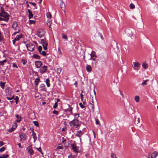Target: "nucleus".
Masks as SVG:
<instances>
[{"label":"nucleus","mask_w":158,"mask_h":158,"mask_svg":"<svg viewBox=\"0 0 158 158\" xmlns=\"http://www.w3.org/2000/svg\"><path fill=\"white\" fill-rule=\"evenodd\" d=\"M10 15L7 13L5 12L3 9L0 8V21H4L6 22H8Z\"/></svg>","instance_id":"1"},{"label":"nucleus","mask_w":158,"mask_h":158,"mask_svg":"<svg viewBox=\"0 0 158 158\" xmlns=\"http://www.w3.org/2000/svg\"><path fill=\"white\" fill-rule=\"evenodd\" d=\"M12 27L13 29L15 31L14 32L12 35H15L16 34L19 33L20 31V28L18 26V24L17 22H14L12 24Z\"/></svg>","instance_id":"2"},{"label":"nucleus","mask_w":158,"mask_h":158,"mask_svg":"<svg viewBox=\"0 0 158 158\" xmlns=\"http://www.w3.org/2000/svg\"><path fill=\"white\" fill-rule=\"evenodd\" d=\"M69 124L70 126L73 127H74L76 128H78L80 126L78 120L73 119L72 121L69 122Z\"/></svg>","instance_id":"3"},{"label":"nucleus","mask_w":158,"mask_h":158,"mask_svg":"<svg viewBox=\"0 0 158 158\" xmlns=\"http://www.w3.org/2000/svg\"><path fill=\"white\" fill-rule=\"evenodd\" d=\"M71 149L73 150L74 152H79V147L76 146V143L75 142L71 144Z\"/></svg>","instance_id":"4"},{"label":"nucleus","mask_w":158,"mask_h":158,"mask_svg":"<svg viewBox=\"0 0 158 158\" xmlns=\"http://www.w3.org/2000/svg\"><path fill=\"white\" fill-rule=\"evenodd\" d=\"M140 64L138 62L135 61L133 62L132 67L133 68L134 70L138 71L140 68Z\"/></svg>","instance_id":"5"},{"label":"nucleus","mask_w":158,"mask_h":158,"mask_svg":"<svg viewBox=\"0 0 158 158\" xmlns=\"http://www.w3.org/2000/svg\"><path fill=\"white\" fill-rule=\"evenodd\" d=\"M27 50L29 51H32L35 47V45L31 43H28L26 45Z\"/></svg>","instance_id":"6"},{"label":"nucleus","mask_w":158,"mask_h":158,"mask_svg":"<svg viewBox=\"0 0 158 158\" xmlns=\"http://www.w3.org/2000/svg\"><path fill=\"white\" fill-rule=\"evenodd\" d=\"M41 44L42 45L43 48L44 50H46L47 49V46L48 44L47 42L44 40L43 39L41 40Z\"/></svg>","instance_id":"7"},{"label":"nucleus","mask_w":158,"mask_h":158,"mask_svg":"<svg viewBox=\"0 0 158 158\" xmlns=\"http://www.w3.org/2000/svg\"><path fill=\"white\" fill-rule=\"evenodd\" d=\"M83 134V132L81 130L76 131V133L74 134L75 136L79 138L80 141H81V137Z\"/></svg>","instance_id":"8"},{"label":"nucleus","mask_w":158,"mask_h":158,"mask_svg":"<svg viewBox=\"0 0 158 158\" xmlns=\"http://www.w3.org/2000/svg\"><path fill=\"white\" fill-rule=\"evenodd\" d=\"M68 108L65 109L64 110V111L69 114H73V108L71 107L69 105H68Z\"/></svg>","instance_id":"9"},{"label":"nucleus","mask_w":158,"mask_h":158,"mask_svg":"<svg viewBox=\"0 0 158 158\" xmlns=\"http://www.w3.org/2000/svg\"><path fill=\"white\" fill-rule=\"evenodd\" d=\"M27 150L28 152L30 155H32L34 154V152L32 149V147L31 145H30L27 148Z\"/></svg>","instance_id":"10"},{"label":"nucleus","mask_w":158,"mask_h":158,"mask_svg":"<svg viewBox=\"0 0 158 158\" xmlns=\"http://www.w3.org/2000/svg\"><path fill=\"white\" fill-rule=\"evenodd\" d=\"M47 69V67L45 65H44L40 69V72L41 74L43 73L46 72Z\"/></svg>","instance_id":"11"},{"label":"nucleus","mask_w":158,"mask_h":158,"mask_svg":"<svg viewBox=\"0 0 158 158\" xmlns=\"http://www.w3.org/2000/svg\"><path fill=\"white\" fill-rule=\"evenodd\" d=\"M19 137L20 139V140L22 141L26 140L27 138V136L25 134H21L19 135Z\"/></svg>","instance_id":"12"},{"label":"nucleus","mask_w":158,"mask_h":158,"mask_svg":"<svg viewBox=\"0 0 158 158\" xmlns=\"http://www.w3.org/2000/svg\"><path fill=\"white\" fill-rule=\"evenodd\" d=\"M35 67L36 68H39L42 65V63L41 61L38 60L35 62Z\"/></svg>","instance_id":"13"},{"label":"nucleus","mask_w":158,"mask_h":158,"mask_svg":"<svg viewBox=\"0 0 158 158\" xmlns=\"http://www.w3.org/2000/svg\"><path fill=\"white\" fill-rule=\"evenodd\" d=\"M39 88L40 89V90L45 91H47L45 85L44 84H41L40 85Z\"/></svg>","instance_id":"14"},{"label":"nucleus","mask_w":158,"mask_h":158,"mask_svg":"<svg viewBox=\"0 0 158 158\" xmlns=\"http://www.w3.org/2000/svg\"><path fill=\"white\" fill-rule=\"evenodd\" d=\"M47 25L49 27V30L50 31H52V28L51 27V24H52V21H51V20H48V21H47Z\"/></svg>","instance_id":"15"},{"label":"nucleus","mask_w":158,"mask_h":158,"mask_svg":"<svg viewBox=\"0 0 158 158\" xmlns=\"http://www.w3.org/2000/svg\"><path fill=\"white\" fill-rule=\"evenodd\" d=\"M27 11L29 14V19H30L32 18L33 16V15L32 14V11L29 9H28L27 10Z\"/></svg>","instance_id":"16"},{"label":"nucleus","mask_w":158,"mask_h":158,"mask_svg":"<svg viewBox=\"0 0 158 158\" xmlns=\"http://www.w3.org/2000/svg\"><path fill=\"white\" fill-rule=\"evenodd\" d=\"M40 81V79L39 77H37L35 80V86L37 87Z\"/></svg>","instance_id":"17"},{"label":"nucleus","mask_w":158,"mask_h":158,"mask_svg":"<svg viewBox=\"0 0 158 158\" xmlns=\"http://www.w3.org/2000/svg\"><path fill=\"white\" fill-rule=\"evenodd\" d=\"M158 155L157 152L156 151L154 152L151 154V158H156Z\"/></svg>","instance_id":"18"},{"label":"nucleus","mask_w":158,"mask_h":158,"mask_svg":"<svg viewBox=\"0 0 158 158\" xmlns=\"http://www.w3.org/2000/svg\"><path fill=\"white\" fill-rule=\"evenodd\" d=\"M126 32L130 36H132L133 35V33L132 32V31L130 29H128L127 30Z\"/></svg>","instance_id":"19"},{"label":"nucleus","mask_w":158,"mask_h":158,"mask_svg":"<svg viewBox=\"0 0 158 158\" xmlns=\"http://www.w3.org/2000/svg\"><path fill=\"white\" fill-rule=\"evenodd\" d=\"M91 57L89 60H90L91 59H92V58L94 57H97V56L95 55V52L94 51H92L91 52V53L90 54Z\"/></svg>","instance_id":"20"},{"label":"nucleus","mask_w":158,"mask_h":158,"mask_svg":"<svg viewBox=\"0 0 158 158\" xmlns=\"http://www.w3.org/2000/svg\"><path fill=\"white\" fill-rule=\"evenodd\" d=\"M22 34H20L19 35L16 36L15 38V40H16V41H19L20 38H22Z\"/></svg>","instance_id":"21"},{"label":"nucleus","mask_w":158,"mask_h":158,"mask_svg":"<svg viewBox=\"0 0 158 158\" xmlns=\"http://www.w3.org/2000/svg\"><path fill=\"white\" fill-rule=\"evenodd\" d=\"M94 102H93V99H92L91 101H90V107L92 110H94Z\"/></svg>","instance_id":"22"},{"label":"nucleus","mask_w":158,"mask_h":158,"mask_svg":"<svg viewBox=\"0 0 158 158\" xmlns=\"http://www.w3.org/2000/svg\"><path fill=\"white\" fill-rule=\"evenodd\" d=\"M73 115L74 117V119L78 120V118L79 117V114L78 113H74L73 114Z\"/></svg>","instance_id":"23"},{"label":"nucleus","mask_w":158,"mask_h":158,"mask_svg":"<svg viewBox=\"0 0 158 158\" xmlns=\"http://www.w3.org/2000/svg\"><path fill=\"white\" fill-rule=\"evenodd\" d=\"M9 156L8 154H5L2 155L0 156V158H7Z\"/></svg>","instance_id":"24"},{"label":"nucleus","mask_w":158,"mask_h":158,"mask_svg":"<svg viewBox=\"0 0 158 158\" xmlns=\"http://www.w3.org/2000/svg\"><path fill=\"white\" fill-rule=\"evenodd\" d=\"M86 70L87 72H89L92 70V68L91 66L89 65H88L86 67Z\"/></svg>","instance_id":"25"},{"label":"nucleus","mask_w":158,"mask_h":158,"mask_svg":"<svg viewBox=\"0 0 158 158\" xmlns=\"http://www.w3.org/2000/svg\"><path fill=\"white\" fill-rule=\"evenodd\" d=\"M50 80L49 78H47L46 80V82L48 87H49L50 86Z\"/></svg>","instance_id":"26"},{"label":"nucleus","mask_w":158,"mask_h":158,"mask_svg":"<svg viewBox=\"0 0 158 158\" xmlns=\"http://www.w3.org/2000/svg\"><path fill=\"white\" fill-rule=\"evenodd\" d=\"M142 66L145 69H147L148 67L147 64L145 62L143 63Z\"/></svg>","instance_id":"27"},{"label":"nucleus","mask_w":158,"mask_h":158,"mask_svg":"<svg viewBox=\"0 0 158 158\" xmlns=\"http://www.w3.org/2000/svg\"><path fill=\"white\" fill-rule=\"evenodd\" d=\"M33 57L37 59H40V56L36 54H34L33 56Z\"/></svg>","instance_id":"28"},{"label":"nucleus","mask_w":158,"mask_h":158,"mask_svg":"<svg viewBox=\"0 0 158 158\" xmlns=\"http://www.w3.org/2000/svg\"><path fill=\"white\" fill-rule=\"evenodd\" d=\"M7 61V60H3L1 61H0V66L1 65H3L5 63H6Z\"/></svg>","instance_id":"29"},{"label":"nucleus","mask_w":158,"mask_h":158,"mask_svg":"<svg viewBox=\"0 0 158 158\" xmlns=\"http://www.w3.org/2000/svg\"><path fill=\"white\" fill-rule=\"evenodd\" d=\"M32 136L33 137V138L35 140L36 139V138H37V137H36V134L33 131H32Z\"/></svg>","instance_id":"30"},{"label":"nucleus","mask_w":158,"mask_h":158,"mask_svg":"<svg viewBox=\"0 0 158 158\" xmlns=\"http://www.w3.org/2000/svg\"><path fill=\"white\" fill-rule=\"evenodd\" d=\"M62 70L61 68H58L56 69V72L57 74H60Z\"/></svg>","instance_id":"31"},{"label":"nucleus","mask_w":158,"mask_h":158,"mask_svg":"<svg viewBox=\"0 0 158 158\" xmlns=\"http://www.w3.org/2000/svg\"><path fill=\"white\" fill-rule=\"evenodd\" d=\"M135 99L136 102H138L139 101V97L138 96H136L135 97Z\"/></svg>","instance_id":"32"},{"label":"nucleus","mask_w":158,"mask_h":158,"mask_svg":"<svg viewBox=\"0 0 158 158\" xmlns=\"http://www.w3.org/2000/svg\"><path fill=\"white\" fill-rule=\"evenodd\" d=\"M0 86L3 89L5 87V83L1 82L0 83Z\"/></svg>","instance_id":"33"},{"label":"nucleus","mask_w":158,"mask_h":158,"mask_svg":"<svg viewBox=\"0 0 158 158\" xmlns=\"http://www.w3.org/2000/svg\"><path fill=\"white\" fill-rule=\"evenodd\" d=\"M16 128V127H12L11 128L9 129L8 130V131L10 132H11L13 131H14V130Z\"/></svg>","instance_id":"34"},{"label":"nucleus","mask_w":158,"mask_h":158,"mask_svg":"<svg viewBox=\"0 0 158 158\" xmlns=\"http://www.w3.org/2000/svg\"><path fill=\"white\" fill-rule=\"evenodd\" d=\"M47 17L48 19H50L51 18V14L49 13H47Z\"/></svg>","instance_id":"35"},{"label":"nucleus","mask_w":158,"mask_h":158,"mask_svg":"<svg viewBox=\"0 0 158 158\" xmlns=\"http://www.w3.org/2000/svg\"><path fill=\"white\" fill-rule=\"evenodd\" d=\"M129 7L131 9H133L135 8V6L134 4L132 3H131Z\"/></svg>","instance_id":"36"},{"label":"nucleus","mask_w":158,"mask_h":158,"mask_svg":"<svg viewBox=\"0 0 158 158\" xmlns=\"http://www.w3.org/2000/svg\"><path fill=\"white\" fill-rule=\"evenodd\" d=\"M44 35V33H41V32H39L37 34V35L38 36H39L40 37H42Z\"/></svg>","instance_id":"37"},{"label":"nucleus","mask_w":158,"mask_h":158,"mask_svg":"<svg viewBox=\"0 0 158 158\" xmlns=\"http://www.w3.org/2000/svg\"><path fill=\"white\" fill-rule=\"evenodd\" d=\"M6 149V148L4 147H2L0 148V152H2L4 151Z\"/></svg>","instance_id":"38"},{"label":"nucleus","mask_w":158,"mask_h":158,"mask_svg":"<svg viewBox=\"0 0 158 158\" xmlns=\"http://www.w3.org/2000/svg\"><path fill=\"white\" fill-rule=\"evenodd\" d=\"M148 81V80H145L142 82V85L143 86H144L147 84V81Z\"/></svg>","instance_id":"39"},{"label":"nucleus","mask_w":158,"mask_h":158,"mask_svg":"<svg viewBox=\"0 0 158 158\" xmlns=\"http://www.w3.org/2000/svg\"><path fill=\"white\" fill-rule=\"evenodd\" d=\"M35 21L34 20H29V24H35Z\"/></svg>","instance_id":"40"},{"label":"nucleus","mask_w":158,"mask_h":158,"mask_svg":"<svg viewBox=\"0 0 158 158\" xmlns=\"http://www.w3.org/2000/svg\"><path fill=\"white\" fill-rule=\"evenodd\" d=\"M40 53L41 54L43 55V56H45L46 55V52L44 51H42L41 52V53Z\"/></svg>","instance_id":"41"},{"label":"nucleus","mask_w":158,"mask_h":158,"mask_svg":"<svg viewBox=\"0 0 158 158\" xmlns=\"http://www.w3.org/2000/svg\"><path fill=\"white\" fill-rule=\"evenodd\" d=\"M33 123H34V125L36 127H38L39 126V124L38 122L34 121H33Z\"/></svg>","instance_id":"42"},{"label":"nucleus","mask_w":158,"mask_h":158,"mask_svg":"<svg viewBox=\"0 0 158 158\" xmlns=\"http://www.w3.org/2000/svg\"><path fill=\"white\" fill-rule=\"evenodd\" d=\"M38 49L40 53H41V52L42 51V47L41 46H39L38 47Z\"/></svg>","instance_id":"43"},{"label":"nucleus","mask_w":158,"mask_h":158,"mask_svg":"<svg viewBox=\"0 0 158 158\" xmlns=\"http://www.w3.org/2000/svg\"><path fill=\"white\" fill-rule=\"evenodd\" d=\"M82 93H83V91H81V93L80 94V96H81V101L82 102L83 101V95L82 94Z\"/></svg>","instance_id":"44"},{"label":"nucleus","mask_w":158,"mask_h":158,"mask_svg":"<svg viewBox=\"0 0 158 158\" xmlns=\"http://www.w3.org/2000/svg\"><path fill=\"white\" fill-rule=\"evenodd\" d=\"M111 156L112 158H117L116 155L114 153L112 154L111 155Z\"/></svg>","instance_id":"45"},{"label":"nucleus","mask_w":158,"mask_h":158,"mask_svg":"<svg viewBox=\"0 0 158 158\" xmlns=\"http://www.w3.org/2000/svg\"><path fill=\"white\" fill-rule=\"evenodd\" d=\"M79 105L82 109H83L85 108V107L83 105V104L81 103H80L79 104Z\"/></svg>","instance_id":"46"},{"label":"nucleus","mask_w":158,"mask_h":158,"mask_svg":"<svg viewBox=\"0 0 158 158\" xmlns=\"http://www.w3.org/2000/svg\"><path fill=\"white\" fill-rule=\"evenodd\" d=\"M21 61L23 64L24 65H25L27 63L26 61L25 60L23 59Z\"/></svg>","instance_id":"47"},{"label":"nucleus","mask_w":158,"mask_h":158,"mask_svg":"<svg viewBox=\"0 0 158 158\" xmlns=\"http://www.w3.org/2000/svg\"><path fill=\"white\" fill-rule=\"evenodd\" d=\"M53 113L54 114L58 115L59 114V112L58 111L54 110L53 112Z\"/></svg>","instance_id":"48"},{"label":"nucleus","mask_w":158,"mask_h":158,"mask_svg":"<svg viewBox=\"0 0 158 158\" xmlns=\"http://www.w3.org/2000/svg\"><path fill=\"white\" fill-rule=\"evenodd\" d=\"M57 102H55L54 105L53 106V108L54 109L56 108L57 107Z\"/></svg>","instance_id":"49"},{"label":"nucleus","mask_w":158,"mask_h":158,"mask_svg":"<svg viewBox=\"0 0 158 158\" xmlns=\"http://www.w3.org/2000/svg\"><path fill=\"white\" fill-rule=\"evenodd\" d=\"M95 123L99 125L100 124V122L99 120L98 119H95Z\"/></svg>","instance_id":"50"},{"label":"nucleus","mask_w":158,"mask_h":158,"mask_svg":"<svg viewBox=\"0 0 158 158\" xmlns=\"http://www.w3.org/2000/svg\"><path fill=\"white\" fill-rule=\"evenodd\" d=\"M62 37L64 39H65L67 40V38L66 35H65L64 34H63L62 35Z\"/></svg>","instance_id":"51"},{"label":"nucleus","mask_w":158,"mask_h":158,"mask_svg":"<svg viewBox=\"0 0 158 158\" xmlns=\"http://www.w3.org/2000/svg\"><path fill=\"white\" fill-rule=\"evenodd\" d=\"M36 149L39 152H41L42 154H43V153L41 151V150L40 147L39 148H36Z\"/></svg>","instance_id":"52"},{"label":"nucleus","mask_w":158,"mask_h":158,"mask_svg":"<svg viewBox=\"0 0 158 158\" xmlns=\"http://www.w3.org/2000/svg\"><path fill=\"white\" fill-rule=\"evenodd\" d=\"M68 158H74V155L72 154H70L69 155Z\"/></svg>","instance_id":"53"},{"label":"nucleus","mask_w":158,"mask_h":158,"mask_svg":"<svg viewBox=\"0 0 158 158\" xmlns=\"http://www.w3.org/2000/svg\"><path fill=\"white\" fill-rule=\"evenodd\" d=\"M7 99L9 100H10V101L13 100V99H14V97H7Z\"/></svg>","instance_id":"54"},{"label":"nucleus","mask_w":158,"mask_h":158,"mask_svg":"<svg viewBox=\"0 0 158 158\" xmlns=\"http://www.w3.org/2000/svg\"><path fill=\"white\" fill-rule=\"evenodd\" d=\"M140 118H137V123H136L137 124H139L140 123Z\"/></svg>","instance_id":"55"},{"label":"nucleus","mask_w":158,"mask_h":158,"mask_svg":"<svg viewBox=\"0 0 158 158\" xmlns=\"http://www.w3.org/2000/svg\"><path fill=\"white\" fill-rule=\"evenodd\" d=\"M12 64H13V67L16 68H18V66H17V65L16 64L13 63Z\"/></svg>","instance_id":"56"},{"label":"nucleus","mask_w":158,"mask_h":158,"mask_svg":"<svg viewBox=\"0 0 158 158\" xmlns=\"http://www.w3.org/2000/svg\"><path fill=\"white\" fill-rule=\"evenodd\" d=\"M61 5V8H63L62 7L63 6H64L65 5H64V3L63 2H61V5Z\"/></svg>","instance_id":"57"},{"label":"nucleus","mask_w":158,"mask_h":158,"mask_svg":"<svg viewBox=\"0 0 158 158\" xmlns=\"http://www.w3.org/2000/svg\"><path fill=\"white\" fill-rule=\"evenodd\" d=\"M29 4H31V5H32L34 6H35L36 5V4L35 3H33L32 2H29Z\"/></svg>","instance_id":"58"},{"label":"nucleus","mask_w":158,"mask_h":158,"mask_svg":"<svg viewBox=\"0 0 158 158\" xmlns=\"http://www.w3.org/2000/svg\"><path fill=\"white\" fill-rule=\"evenodd\" d=\"M16 98H17V99H15V102L17 104L18 101V96H16Z\"/></svg>","instance_id":"59"},{"label":"nucleus","mask_w":158,"mask_h":158,"mask_svg":"<svg viewBox=\"0 0 158 158\" xmlns=\"http://www.w3.org/2000/svg\"><path fill=\"white\" fill-rule=\"evenodd\" d=\"M10 102L12 104L14 103L15 102V99L14 98V99L12 100H11L10 101Z\"/></svg>","instance_id":"60"},{"label":"nucleus","mask_w":158,"mask_h":158,"mask_svg":"<svg viewBox=\"0 0 158 158\" xmlns=\"http://www.w3.org/2000/svg\"><path fill=\"white\" fill-rule=\"evenodd\" d=\"M4 144V143L1 141H0V147H1Z\"/></svg>","instance_id":"61"},{"label":"nucleus","mask_w":158,"mask_h":158,"mask_svg":"<svg viewBox=\"0 0 158 158\" xmlns=\"http://www.w3.org/2000/svg\"><path fill=\"white\" fill-rule=\"evenodd\" d=\"M18 146H19V147L21 148H23V147L22 146H21V144L20 143H19L18 144Z\"/></svg>","instance_id":"62"},{"label":"nucleus","mask_w":158,"mask_h":158,"mask_svg":"<svg viewBox=\"0 0 158 158\" xmlns=\"http://www.w3.org/2000/svg\"><path fill=\"white\" fill-rule=\"evenodd\" d=\"M58 50L59 54H60L61 56L62 55V53L61 52V51H60V48H58Z\"/></svg>","instance_id":"63"},{"label":"nucleus","mask_w":158,"mask_h":158,"mask_svg":"<svg viewBox=\"0 0 158 158\" xmlns=\"http://www.w3.org/2000/svg\"><path fill=\"white\" fill-rule=\"evenodd\" d=\"M16 41V40H15V39H14V40L12 41H13V44L14 45H15V42Z\"/></svg>","instance_id":"64"}]
</instances>
